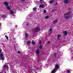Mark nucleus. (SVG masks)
<instances>
[{
	"instance_id": "f257e3e1",
	"label": "nucleus",
	"mask_w": 73,
	"mask_h": 73,
	"mask_svg": "<svg viewBox=\"0 0 73 73\" xmlns=\"http://www.w3.org/2000/svg\"><path fill=\"white\" fill-rule=\"evenodd\" d=\"M59 68V66H58V65L57 64H56L55 67V68L53 69V70H52L51 72V73H55L56 72L57 70H58V68Z\"/></svg>"
},
{
	"instance_id": "f03ea898",
	"label": "nucleus",
	"mask_w": 73,
	"mask_h": 73,
	"mask_svg": "<svg viewBox=\"0 0 73 73\" xmlns=\"http://www.w3.org/2000/svg\"><path fill=\"white\" fill-rule=\"evenodd\" d=\"M3 54L1 53L0 54V60H3L2 62L3 63V61L4 60V58L3 57Z\"/></svg>"
},
{
	"instance_id": "7ed1b4c3",
	"label": "nucleus",
	"mask_w": 73,
	"mask_h": 73,
	"mask_svg": "<svg viewBox=\"0 0 73 73\" xmlns=\"http://www.w3.org/2000/svg\"><path fill=\"white\" fill-rule=\"evenodd\" d=\"M4 4L5 5H6V6H7L8 7V5H9V3H7V1H5L4 3Z\"/></svg>"
},
{
	"instance_id": "20e7f679",
	"label": "nucleus",
	"mask_w": 73,
	"mask_h": 73,
	"mask_svg": "<svg viewBox=\"0 0 73 73\" xmlns=\"http://www.w3.org/2000/svg\"><path fill=\"white\" fill-rule=\"evenodd\" d=\"M40 28L39 27H36L35 29V32H38L40 31Z\"/></svg>"
},
{
	"instance_id": "39448f33",
	"label": "nucleus",
	"mask_w": 73,
	"mask_h": 73,
	"mask_svg": "<svg viewBox=\"0 0 73 73\" xmlns=\"http://www.w3.org/2000/svg\"><path fill=\"white\" fill-rule=\"evenodd\" d=\"M68 33L67 32V31H65L63 32V34L64 35V36H66Z\"/></svg>"
},
{
	"instance_id": "423d86ee",
	"label": "nucleus",
	"mask_w": 73,
	"mask_h": 73,
	"mask_svg": "<svg viewBox=\"0 0 73 73\" xmlns=\"http://www.w3.org/2000/svg\"><path fill=\"white\" fill-rule=\"evenodd\" d=\"M52 29L51 28L50 29V30L49 31V34H51L52 33Z\"/></svg>"
},
{
	"instance_id": "0eeeda50",
	"label": "nucleus",
	"mask_w": 73,
	"mask_h": 73,
	"mask_svg": "<svg viewBox=\"0 0 73 73\" xmlns=\"http://www.w3.org/2000/svg\"><path fill=\"white\" fill-rule=\"evenodd\" d=\"M40 53V51L39 50L37 49L36 51V54H38Z\"/></svg>"
},
{
	"instance_id": "6e6552de",
	"label": "nucleus",
	"mask_w": 73,
	"mask_h": 73,
	"mask_svg": "<svg viewBox=\"0 0 73 73\" xmlns=\"http://www.w3.org/2000/svg\"><path fill=\"white\" fill-rule=\"evenodd\" d=\"M44 6V5H41L39 6V8H43Z\"/></svg>"
},
{
	"instance_id": "1a4fd4ad",
	"label": "nucleus",
	"mask_w": 73,
	"mask_h": 73,
	"mask_svg": "<svg viewBox=\"0 0 73 73\" xmlns=\"http://www.w3.org/2000/svg\"><path fill=\"white\" fill-rule=\"evenodd\" d=\"M68 2H69V0H65L64 1V3L66 4H67L68 3Z\"/></svg>"
},
{
	"instance_id": "9d476101",
	"label": "nucleus",
	"mask_w": 73,
	"mask_h": 73,
	"mask_svg": "<svg viewBox=\"0 0 73 73\" xmlns=\"http://www.w3.org/2000/svg\"><path fill=\"white\" fill-rule=\"evenodd\" d=\"M70 13V12H69L68 13H65L64 14V16H65V15H69Z\"/></svg>"
},
{
	"instance_id": "9b49d317",
	"label": "nucleus",
	"mask_w": 73,
	"mask_h": 73,
	"mask_svg": "<svg viewBox=\"0 0 73 73\" xmlns=\"http://www.w3.org/2000/svg\"><path fill=\"white\" fill-rule=\"evenodd\" d=\"M57 22H58V20H56L55 21H54L53 23L54 24H56Z\"/></svg>"
},
{
	"instance_id": "f8f14e48",
	"label": "nucleus",
	"mask_w": 73,
	"mask_h": 73,
	"mask_svg": "<svg viewBox=\"0 0 73 73\" xmlns=\"http://www.w3.org/2000/svg\"><path fill=\"white\" fill-rule=\"evenodd\" d=\"M69 16H66V17H65V19H68V18H69Z\"/></svg>"
},
{
	"instance_id": "ddd939ff",
	"label": "nucleus",
	"mask_w": 73,
	"mask_h": 73,
	"mask_svg": "<svg viewBox=\"0 0 73 73\" xmlns=\"http://www.w3.org/2000/svg\"><path fill=\"white\" fill-rule=\"evenodd\" d=\"M53 1H53V0H52V1H50L49 3L50 4H51V3H53Z\"/></svg>"
},
{
	"instance_id": "4468645a",
	"label": "nucleus",
	"mask_w": 73,
	"mask_h": 73,
	"mask_svg": "<svg viewBox=\"0 0 73 73\" xmlns=\"http://www.w3.org/2000/svg\"><path fill=\"white\" fill-rule=\"evenodd\" d=\"M10 13L11 14H13V11H10Z\"/></svg>"
},
{
	"instance_id": "2eb2a0df",
	"label": "nucleus",
	"mask_w": 73,
	"mask_h": 73,
	"mask_svg": "<svg viewBox=\"0 0 73 73\" xmlns=\"http://www.w3.org/2000/svg\"><path fill=\"white\" fill-rule=\"evenodd\" d=\"M25 35L26 37H28V34L27 33H25Z\"/></svg>"
},
{
	"instance_id": "dca6fc26",
	"label": "nucleus",
	"mask_w": 73,
	"mask_h": 73,
	"mask_svg": "<svg viewBox=\"0 0 73 73\" xmlns=\"http://www.w3.org/2000/svg\"><path fill=\"white\" fill-rule=\"evenodd\" d=\"M6 8L8 10H9V9H10V7L9 6H8V7H6Z\"/></svg>"
},
{
	"instance_id": "f3484780",
	"label": "nucleus",
	"mask_w": 73,
	"mask_h": 73,
	"mask_svg": "<svg viewBox=\"0 0 73 73\" xmlns=\"http://www.w3.org/2000/svg\"><path fill=\"white\" fill-rule=\"evenodd\" d=\"M32 43L33 45H35V42L33 40L32 41Z\"/></svg>"
},
{
	"instance_id": "a211bd4d",
	"label": "nucleus",
	"mask_w": 73,
	"mask_h": 73,
	"mask_svg": "<svg viewBox=\"0 0 73 73\" xmlns=\"http://www.w3.org/2000/svg\"><path fill=\"white\" fill-rule=\"evenodd\" d=\"M5 37L7 40H8V39H9L8 37V36H7L5 35Z\"/></svg>"
},
{
	"instance_id": "6ab92c4d",
	"label": "nucleus",
	"mask_w": 73,
	"mask_h": 73,
	"mask_svg": "<svg viewBox=\"0 0 73 73\" xmlns=\"http://www.w3.org/2000/svg\"><path fill=\"white\" fill-rule=\"evenodd\" d=\"M31 44V42H30V41H28L27 42V44H28V45H29V44Z\"/></svg>"
},
{
	"instance_id": "aec40b11",
	"label": "nucleus",
	"mask_w": 73,
	"mask_h": 73,
	"mask_svg": "<svg viewBox=\"0 0 73 73\" xmlns=\"http://www.w3.org/2000/svg\"><path fill=\"white\" fill-rule=\"evenodd\" d=\"M49 18V17L47 16L45 17V19H48V18Z\"/></svg>"
},
{
	"instance_id": "412c9836",
	"label": "nucleus",
	"mask_w": 73,
	"mask_h": 73,
	"mask_svg": "<svg viewBox=\"0 0 73 73\" xmlns=\"http://www.w3.org/2000/svg\"><path fill=\"white\" fill-rule=\"evenodd\" d=\"M33 11H36V7H35L33 9Z\"/></svg>"
},
{
	"instance_id": "4be33fe9",
	"label": "nucleus",
	"mask_w": 73,
	"mask_h": 73,
	"mask_svg": "<svg viewBox=\"0 0 73 73\" xmlns=\"http://www.w3.org/2000/svg\"><path fill=\"white\" fill-rule=\"evenodd\" d=\"M39 48L40 49H42V45H40Z\"/></svg>"
},
{
	"instance_id": "5701e85b",
	"label": "nucleus",
	"mask_w": 73,
	"mask_h": 73,
	"mask_svg": "<svg viewBox=\"0 0 73 73\" xmlns=\"http://www.w3.org/2000/svg\"><path fill=\"white\" fill-rule=\"evenodd\" d=\"M44 13H46V10H44Z\"/></svg>"
},
{
	"instance_id": "b1692460",
	"label": "nucleus",
	"mask_w": 73,
	"mask_h": 73,
	"mask_svg": "<svg viewBox=\"0 0 73 73\" xmlns=\"http://www.w3.org/2000/svg\"><path fill=\"white\" fill-rule=\"evenodd\" d=\"M60 36H61V35L59 34L58 35V37H60Z\"/></svg>"
},
{
	"instance_id": "393cba45",
	"label": "nucleus",
	"mask_w": 73,
	"mask_h": 73,
	"mask_svg": "<svg viewBox=\"0 0 73 73\" xmlns=\"http://www.w3.org/2000/svg\"><path fill=\"white\" fill-rule=\"evenodd\" d=\"M56 55H57V53H54V56H56Z\"/></svg>"
},
{
	"instance_id": "a878e982",
	"label": "nucleus",
	"mask_w": 73,
	"mask_h": 73,
	"mask_svg": "<svg viewBox=\"0 0 73 73\" xmlns=\"http://www.w3.org/2000/svg\"><path fill=\"white\" fill-rule=\"evenodd\" d=\"M39 43L40 44H41V41H39Z\"/></svg>"
},
{
	"instance_id": "bb28decb",
	"label": "nucleus",
	"mask_w": 73,
	"mask_h": 73,
	"mask_svg": "<svg viewBox=\"0 0 73 73\" xmlns=\"http://www.w3.org/2000/svg\"><path fill=\"white\" fill-rule=\"evenodd\" d=\"M68 73H69L70 72V71H69V70H68L67 71Z\"/></svg>"
},
{
	"instance_id": "cd10ccee",
	"label": "nucleus",
	"mask_w": 73,
	"mask_h": 73,
	"mask_svg": "<svg viewBox=\"0 0 73 73\" xmlns=\"http://www.w3.org/2000/svg\"><path fill=\"white\" fill-rule=\"evenodd\" d=\"M18 53H20V51H18Z\"/></svg>"
},
{
	"instance_id": "c85d7f7f",
	"label": "nucleus",
	"mask_w": 73,
	"mask_h": 73,
	"mask_svg": "<svg viewBox=\"0 0 73 73\" xmlns=\"http://www.w3.org/2000/svg\"><path fill=\"white\" fill-rule=\"evenodd\" d=\"M3 66L4 68H5L6 67V66H5V65H4Z\"/></svg>"
},
{
	"instance_id": "c756f323",
	"label": "nucleus",
	"mask_w": 73,
	"mask_h": 73,
	"mask_svg": "<svg viewBox=\"0 0 73 73\" xmlns=\"http://www.w3.org/2000/svg\"><path fill=\"white\" fill-rule=\"evenodd\" d=\"M22 1H25V0H21Z\"/></svg>"
},
{
	"instance_id": "7c9ffc66",
	"label": "nucleus",
	"mask_w": 73,
	"mask_h": 73,
	"mask_svg": "<svg viewBox=\"0 0 73 73\" xmlns=\"http://www.w3.org/2000/svg\"><path fill=\"white\" fill-rule=\"evenodd\" d=\"M50 42H49V41L48 42V44H50Z\"/></svg>"
},
{
	"instance_id": "2f4dec72",
	"label": "nucleus",
	"mask_w": 73,
	"mask_h": 73,
	"mask_svg": "<svg viewBox=\"0 0 73 73\" xmlns=\"http://www.w3.org/2000/svg\"><path fill=\"white\" fill-rule=\"evenodd\" d=\"M1 50H0V53H1Z\"/></svg>"
},
{
	"instance_id": "473e14b6",
	"label": "nucleus",
	"mask_w": 73,
	"mask_h": 73,
	"mask_svg": "<svg viewBox=\"0 0 73 73\" xmlns=\"http://www.w3.org/2000/svg\"><path fill=\"white\" fill-rule=\"evenodd\" d=\"M42 1V0H40V1Z\"/></svg>"
},
{
	"instance_id": "72a5a7b5",
	"label": "nucleus",
	"mask_w": 73,
	"mask_h": 73,
	"mask_svg": "<svg viewBox=\"0 0 73 73\" xmlns=\"http://www.w3.org/2000/svg\"><path fill=\"white\" fill-rule=\"evenodd\" d=\"M1 25V23H0V26Z\"/></svg>"
}]
</instances>
